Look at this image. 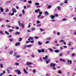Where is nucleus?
Here are the masks:
<instances>
[{"instance_id":"1","label":"nucleus","mask_w":76,"mask_h":76,"mask_svg":"<svg viewBox=\"0 0 76 76\" xmlns=\"http://www.w3.org/2000/svg\"><path fill=\"white\" fill-rule=\"evenodd\" d=\"M48 58V56H45V58L44 57H43V59L44 60H46V63L47 64H48V61H47V59Z\"/></svg>"},{"instance_id":"2","label":"nucleus","mask_w":76,"mask_h":76,"mask_svg":"<svg viewBox=\"0 0 76 76\" xmlns=\"http://www.w3.org/2000/svg\"><path fill=\"white\" fill-rule=\"evenodd\" d=\"M19 23V25H20V26H21L23 28H24V24H23L22 23H20V21H19L18 22Z\"/></svg>"},{"instance_id":"3","label":"nucleus","mask_w":76,"mask_h":76,"mask_svg":"<svg viewBox=\"0 0 76 76\" xmlns=\"http://www.w3.org/2000/svg\"><path fill=\"white\" fill-rule=\"evenodd\" d=\"M66 60L67 61V62L68 63H69V64H72V60H70L69 59H67Z\"/></svg>"},{"instance_id":"4","label":"nucleus","mask_w":76,"mask_h":76,"mask_svg":"<svg viewBox=\"0 0 76 76\" xmlns=\"http://www.w3.org/2000/svg\"><path fill=\"white\" fill-rule=\"evenodd\" d=\"M15 72H18V74L19 75H20V74H21V72H20V70L18 69H16V70H15Z\"/></svg>"},{"instance_id":"5","label":"nucleus","mask_w":76,"mask_h":76,"mask_svg":"<svg viewBox=\"0 0 76 76\" xmlns=\"http://www.w3.org/2000/svg\"><path fill=\"white\" fill-rule=\"evenodd\" d=\"M50 67H55L56 66V64H53V63H50Z\"/></svg>"},{"instance_id":"6","label":"nucleus","mask_w":76,"mask_h":76,"mask_svg":"<svg viewBox=\"0 0 76 76\" xmlns=\"http://www.w3.org/2000/svg\"><path fill=\"white\" fill-rule=\"evenodd\" d=\"M12 10L13 12V13H16L17 12V11L16 10V9H15V8H12Z\"/></svg>"},{"instance_id":"7","label":"nucleus","mask_w":76,"mask_h":76,"mask_svg":"<svg viewBox=\"0 0 76 76\" xmlns=\"http://www.w3.org/2000/svg\"><path fill=\"white\" fill-rule=\"evenodd\" d=\"M50 18L51 19H54L55 18V16L53 15H51L50 16Z\"/></svg>"},{"instance_id":"8","label":"nucleus","mask_w":76,"mask_h":76,"mask_svg":"<svg viewBox=\"0 0 76 76\" xmlns=\"http://www.w3.org/2000/svg\"><path fill=\"white\" fill-rule=\"evenodd\" d=\"M34 39V38L30 37H29V39H28V41H30L31 40H33Z\"/></svg>"},{"instance_id":"9","label":"nucleus","mask_w":76,"mask_h":76,"mask_svg":"<svg viewBox=\"0 0 76 76\" xmlns=\"http://www.w3.org/2000/svg\"><path fill=\"white\" fill-rule=\"evenodd\" d=\"M32 63L31 62H27L26 64V65H28V66H29V65H32Z\"/></svg>"},{"instance_id":"10","label":"nucleus","mask_w":76,"mask_h":76,"mask_svg":"<svg viewBox=\"0 0 76 76\" xmlns=\"http://www.w3.org/2000/svg\"><path fill=\"white\" fill-rule=\"evenodd\" d=\"M20 42H16L15 43V46H19V45H20Z\"/></svg>"},{"instance_id":"11","label":"nucleus","mask_w":76,"mask_h":76,"mask_svg":"<svg viewBox=\"0 0 76 76\" xmlns=\"http://www.w3.org/2000/svg\"><path fill=\"white\" fill-rule=\"evenodd\" d=\"M60 61H62V62H66V61L64 59H62L61 58H60Z\"/></svg>"},{"instance_id":"12","label":"nucleus","mask_w":76,"mask_h":76,"mask_svg":"<svg viewBox=\"0 0 76 76\" xmlns=\"http://www.w3.org/2000/svg\"><path fill=\"white\" fill-rule=\"evenodd\" d=\"M49 50L50 51V52H53V50L51 48H48Z\"/></svg>"},{"instance_id":"13","label":"nucleus","mask_w":76,"mask_h":76,"mask_svg":"<svg viewBox=\"0 0 76 76\" xmlns=\"http://www.w3.org/2000/svg\"><path fill=\"white\" fill-rule=\"evenodd\" d=\"M59 51L60 50H56L55 51V53H58Z\"/></svg>"},{"instance_id":"14","label":"nucleus","mask_w":76,"mask_h":76,"mask_svg":"<svg viewBox=\"0 0 76 76\" xmlns=\"http://www.w3.org/2000/svg\"><path fill=\"white\" fill-rule=\"evenodd\" d=\"M58 73L59 74H61L62 73V71L60 70H59L58 71Z\"/></svg>"},{"instance_id":"15","label":"nucleus","mask_w":76,"mask_h":76,"mask_svg":"<svg viewBox=\"0 0 76 76\" xmlns=\"http://www.w3.org/2000/svg\"><path fill=\"white\" fill-rule=\"evenodd\" d=\"M14 14H15V13H14L13 12L12 13H10L9 14V16H13V15H14Z\"/></svg>"},{"instance_id":"16","label":"nucleus","mask_w":76,"mask_h":76,"mask_svg":"<svg viewBox=\"0 0 76 76\" xmlns=\"http://www.w3.org/2000/svg\"><path fill=\"white\" fill-rule=\"evenodd\" d=\"M22 38L21 37H20L18 40V41L19 42H20V41H22Z\"/></svg>"},{"instance_id":"17","label":"nucleus","mask_w":76,"mask_h":76,"mask_svg":"<svg viewBox=\"0 0 76 76\" xmlns=\"http://www.w3.org/2000/svg\"><path fill=\"white\" fill-rule=\"evenodd\" d=\"M0 10L2 12H3V11H4V10L3 9V8H2V7H0Z\"/></svg>"},{"instance_id":"18","label":"nucleus","mask_w":76,"mask_h":76,"mask_svg":"<svg viewBox=\"0 0 76 76\" xmlns=\"http://www.w3.org/2000/svg\"><path fill=\"white\" fill-rule=\"evenodd\" d=\"M52 6L51 5H48V9H50L51 8Z\"/></svg>"},{"instance_id":"19","label":"nucleus","mask_w":76,"mask_h":76,"mask_svg":"<svg viewBox=\"0 0 76 76\" xmlns=\"http://www.w3.org/2000/svg\"><path fill=\"white\" fill-rule=\"evenodd\" d=\"M67 1H68V0H65L64 3H65V4H67V3H68V2Z\"/></svg>"},{"instance_id":"20","label":"nucleus","mask_w":76,"mask_h":76,"mask_svg":"<svg viewBox=\"0 0 76 76\" xmlns=\"http://www.w3.org/2000/svg\"><path fill=\"white\" fill-rule=\"evenodd\" d=\"M57 8L58 10H60L61 9V7H60L59 6H58Z\"/></svg>"},{"instance_id":"21","label":"nucleus","mask_w":76,"mask_h":76,"mask_svg":"<svg viewBox=\"0 0 76 76\" xmlns=\"http://www.w3.org/2000/svg\"><path fill=\"white\" fill-rule=\"evenodd\" d=\"M32 46V45H29L27 46V47L28 48H30Z\"/></svg>"},{"instance_id":"22","label":"nucleus","mask_w":76,"mask_h":76,"mask_svg":"<svg viewBox=\"0 0 76 76\" xmlns=\"http://www.w3.org/2000/svg\"><path fill=\"white\" fill-rule=\"evenodd\" d=\"M23 70H24V73H26V74H27V71H26V69H24Z\"/></svg>"},{"instance_id":"23","label":"nucleus","mask_w":76,"mask_h":76,"mask_svg":"<svg viewBox=\"0 0 76 76\" xmlns=\"http://www.w3.org/2000/svg\"><path fill=\"white\" fill-rule=\"evenodd\" d=\"M35 5L36 6H38V5H39V3L38 2L36 3L35 4Z\"/></svg>"},{"instance_id":"24","label":"nucleus","mask_w":76,"mask_h":76,"mask_svg":"<svg viewBox=\"0 0 76 76\" xmlns=\"http://www.w3.org/2000/svg\"><path fill=\"white\" fill-rule=\"evenodd\" d=\"M0 66L1 68H3V64H0Z\"/></svg>"},{"instance_id":"25","label":"nucleus","mask_w":76,"mask_h":76,"mask_svg":"<svg viewBox=\"0 0 76 76\" xmlns=\"http://www.w3.org/2000/svg\"><path fill=\"white\" fill-rule=\"evenodd\" d=\"M5 33L6 34H7V35H10V34L9 33V32H8L7 31H5Z\"/></svg>"},{"instance_id":"26","label":"nucleus","mask_w":76,"mask_h":76,"mask_svg":"<svg viewBox=\"0 0 76 76\" xmlns=\"http://www.w3.org/2000/svg\"><path fill=\"white\" fill-rule=\"evenodd\" d=\"M15 34H18L19 35V34H20V32L18 31H17L15 33Z\"/></svg>"},{"instance_id":"27","label":"nucleus","mask_w":76,"mask_h":76,"mask_svg":"<svg viewBox=\"0 0 76 76\" xmlns=\"http://www.w3.org/2000/svg\"><path fill=\"white\" fill-rule=\"evenodd\" d=\"M64 40L62 39L59 41L60 42H64Z\"/></svg>"},{"instance_id":"28","label":"nucleus","mask_w":76,"mask_h":76,"mask_svg":"<svg viewBox=\"0 0 76 76\" xmlns=\"http://www.w3.org/2000/svg\"><path fill=\"white\" fill-rule=\"evenodd\" d=\"M10 54H13V51H12V50H11L10 52Z\"/></svg>"},{"instance_id":"29","label":"nucleus","mask_w":76,"mask_h":76,"mask_svg":"<svg viewBox=\"0 0 76 76\" xmlns=\"http://www.w3.org/2000/svg\"><path fill=\"white\" fill-rule=\"evenodd\" d=\"M0 34H2V35H4V33H3V32H2V31H0Z\"/></svg>"},{"instance_id":"30","label":"nucleus","mask_w":76,"mask_h":76,"mask_svg":"<svg viewBox=\"0 0 76 76\" xmlns=\"http://www.w3.org/2000/svg\"><path fill=\"white\" fill-rule=\"evenodd\" d=\"M28 4H31L32 3V1H28Z\"/></svg>"},{"instance_id":"31","label":"nucleus","mask_w":76,"mask_h":76,"mask_svg":"<svg viewBox=\"0 0 76 76\" xmlns=\"http://www.w3.org/2000/svg\"><path fill=\"white\" fill-rule=\"evenodd\" d=\"M20 57V55H17L15 56V57H17V58H19Z\"/></svg>"},{"instance_id":"32","label":"nucleus","mask_w":76,"mask_h":76,"mask_svg":"<svg viewBox=\"0 0 76 76\" xmlns=\"http://www.w3.org/2000/svg\"><path fill=\"white\" fill-rule=\"evenodd\" d=\"M9 40H10V42H12L13 41V39H12V38L10 39Z\"/></svg>"},{"instance_id":"33","label":"nucleus","mask_w":76,"mask_h":76,"mask_svg":"<svg viewBox=\"0 0 76 76\" xmlns=\"http://www.w3.org/2000/svg\"><path fill=\"white\" fill-rule=\"evenodd\" d=\"M39 42L38 43V44L39 45H42V43L41 42Z\"/></svg>"},{"instance_id":"34","label":"nucleus","mask_w":76,"mask_h":76,"mask_svg":"<svg viewBox=\"0 0 76 76\" xmlns=\"http://www.w3.org/2000/svg\"><path fill=\"white\" fill-rule=\"evenodd\" d=\"M34 38L36 39H37L39 38L38 37H37V36H35L34 37Z\"/></svg>"},{"instance_id":"35","label":"nucleus","mask_w":76,"mask_h":76,"mask_svg":"<svg viewBox=\"0 0 76 76\" xmlns=\"http://www.w3.org/2000/svg\"><path fill=\"white\" fill-rule=\"evenodd\" d=\"M7 72L8 73H10V71L9 70V69H7Z\"/></svg>"},{"instance_id":"36","label":"nucleus","mask_w":76,"mask_h":76,"mask_svg":"<svg viewBox=\"0 0 76 76\" xmlns=\"http://www.w3.org/2000/svg\"><path fill=\"white\" fill-rule=\"evenodd\" d=\"M22 12L23 13V14L24 15L25 14V11L24 10V9H23L22 11Z\"/></svg>"},{"instance_id":"37","label":"nucleus","mask_w":76,"mask_h":76,"mask_svg":"<svg viewBox=\"0 0 76 76\" xmlns=\"http://www.w3.org/2000/svg\"><path fill=\"white\" fill-rule=\"evenodd\" d=\"M50 61H51V60L50 59H48V63L49 64V63L50 62Z\"/></svg>"},{"instance_id":"38","label":"nucleus","mask_w":76,"mask_h":76,"mask_svg":"<svg viewBox=\"0 0 76 76\" xmlns=\"http://www.w3.org/2000/svg\"><path fill=\"white\" fill-rule=\"evenodd\" d=\"M36 72V70H35V69H34L33 70V72L34 73H35Z\"/></svg>"},{"instance_id":"39","label":"nucleus","mask_w":76,"mask_h":76,"mask_svg":"<svg viewBox=\"0 0 76 76\" xmlns=\"http://www.w3.org/2000/svg\"><path fill=\"white\" fill-rule=\"evenodd\" d=\"M75 53H72V57H75Z\"/></svg>"},{"instance_id":"40","label":"nucleus","mask_w":76,"mask_h":76,"mask_svg":"<svg viewBox=\"0 0 76 76\" xmlns=\"http://www.w3.org/2000/svg\"><path fill=\"white\" fill-rule=\"evenodd\" d=\"M38 52L39 53H41V50H38Z\"/></svg>"},{"instance_id":"41","label":"nucleus","mask_w":76,"mask_h":76,"mask_svg":"<svg viewBox=\"0 0 76 76\" xmlns=\"http://www.w3.org/2000/svg\"><path fill=\"white\" fill-rule=\"evenodd\" d=\"M41 51V52H42V53H43V52H44V51H45V50L44 49H42Z\"/></svg>"},{"instance_id":"42","label":"nucleus","mask_w":76,"mask_h":76,"mask_svg":"<svg viewBox=\"0 0 76 76\" xmlns=\"http://www.w3.org/2000/svg\"><path fill=\"white\" fill-rule=\"evenodd\" d=\"M55 16H56V17H58V14H57L56 13L55 15Z\"/></svg>"},{"instance_id":"43","label":"nucleus","mask_w":76,"mask_h":76,"mask_svg":"<svg viewBox=\"0 0 76 76\" xmlns=\"http://www.w3.org/2000/svg\"><path fill=\"white\" fill-rule=\"evenodd\" d=\"M15 65H17L18 66V65H19V63H18V62H16L15 63Z\"/></svg>"},{"instance_id":"44","label":"nucleus","mask_w":76,"mask_h":76,"mask_svg":"<svg viewBox=\"0 0 76 76\" xmlns=\"http://www.w3.org/2000/svg\"><path fill=\"white\" fill-rule=\"evenodd\" d=\"M67 20L66 18H64L62 20V21H66Z\"/></svg>"},{"instance_id":"45","label":"nucleus","mask_w":76,"mask_h":76,"mask_svg":"<svg viewBox=\"0 0 76 76\" xmlns=\"http://www.w3.org/2000/svg\"><path fill=\"white\" fill-rule=\"evenodd\" d=\"M6 73V72H5V71L4 70L3 71V73H1V74L3 75V74H4V73Z\"/></svg>"},{"instance_id":"46","label":"nucleus","mask_w":76,"mask_h":76,"mask_svg":"<svg viewBox=\"0 0 76 76\" xmlns=\"http://www.w3.org/2000/svg\"><path fill=\"white\" fill-rule=\"evenodd\" d=\"M7 28H10L11 27V26L9 25H7Z\"/></svg>"},{"instance_id":"47","label":"nucleus","mask_w":76,"mask_h":76,"mask_svg":"<svg viewBox=\"0 0 76 76\" xmlns=\"http://www.w3.org/2000/svg\"><path fill=\"white\" fill-rule=\"evenodd\" d=\"M51 37H49L48 38V40H51Z\"/></svg>"},{"instance_id":"48","label":"nucleus","mask_w":76,"mask_h":76,"mask_svg":"<svg viewBox=\"0 0 76 76\" xmlns=\"http://www.w3.org/2000/svg\"><path fill=\"white\" fill-rule=\"evenodd\" d=\"M17 54H18V53H17L15 52V53H14V56H16V55H17Z\"/></svg>"},{"instance_id":"49","label":"nucleus","mask_w":76,"mask_h":76,"mask_svg":"<svg viewBox=\"0 0 76 76\" xmlns=\"http://www.w3.org/2000/svg\"><path fill=\"white\" fill-rule=\"evenodd\" d=\"M41 15H39L37 16V18H39L40 17H41Z\"/></svg>"},{"instance_id":"50","label":"nucleus","mask_w":76,"mask_h":76,"mask_svg":"<svg viewBox=\"0 0 76 76\" xmlns=\"http://www.w3.org/2000/svg\"><path fill=\"white\" fill-rule=\"evenodd\" d=\"M23 47L24 48H26L27 47H26V45H23Z\"/></svg>"},{"instance_id":"51","label":"nucleus","mask_w":76,"mask_h":76,"mask_svg":"<svg viewBox=\"0 0 76 76\" xmlns=\"http://www.w3.org/2000/svg\"><path fill=\"white\" fill-rule=\"evenodd\" d=\"M34 12L35 13H38V10H36L35 11H34Z\"/></svg>"},{"instance_id":"52","label":"nucleus","mask_w":76,"mask_h":76,"mask_svg":"<svg viewBox=\"0 0 76 76\" xmlns=\"http://www.w3.org/2000/svg\"><path fill=\"white\" fill-rule=\"evenodd\" d=\"M62 56H63V54L62 53H61L59 54V56L60 57H62Z\"/></svg>"},{"instance_id":"53","label":"nucleus","mask_w":76,"mask_h":76,"mask_svg":"<svg viewBox=\"0 0 76 76\" xmlns=\"http://www.w3.org/2000/svg\"><path fill=\"white\" fill-rule=\"evenodd\" d=\"M30 42H31V43H34V40L30 41Z\"/></svg>"},{"instance_id":"54","label":"nucleus","mask_w":76,"mask_h":76,"mask_svg":"<svg viewBox=\"0 0 76 76\" xmlns=\"http://www.w3.org/2000/svg\"><path fill=\"white\" fill-rule=\"evenodd\" d=\"M39 13L41 15H42V12L41 11H40Z\"/></svg>"},{"instance_id":"55","label":"nucleus","mask_w":76,"mask_h":76,"mask_svg":"<svg viewBox=\"0 0 76 76\" xmlns=\"http://www.w3.org/2000/svg\"><path fill=\"white\" fill-rule=\"evenodd\" d=\"M40 22V21L39 20H37V23L38 24Z\"/></svg>"},{"instance_id":"56","label":"nucleus","mask_w":76,"mask_h":76,"mask_svg":"<svg viewBox=\"0 0 76 76\" xmlns=\"http://www.w3.org/2000/svg\"><path fill=\"white\" fill-rule=\"evenodd\" d=\"M31 30L32 31H35V28H32Z\"/></svg>"},{"instance_id":"57","label":"nucleus","mask_w":76,"mask_h":76,"mask_svg":"<svg viewBox=\"0 0 76 76\" xmlns=\"http://www.w3.org/2000/svg\"><path fill=\"white\" fill-rule=\"evenodd\" d=\"M57 34L58 35H60V32H58L57 33Z\"/></svg>"},{"instance_id":"58","label":"nucleus","mask_w":76,"mask_h":76,"mask_svg":"<svg viewBox=\"0 0 76 76\" xmlns=\"http://www.w3.org/2000/svg\"><path fill=\"white\" fill-rule=\"evenodd\" d=\"M39 60L41 61H43V60L42 59V58H41V57H40Z\"/></svg>"},{"instance_id":"59","label":"nucleus","mask_w":76,"mask_h":76,"mask_svg":"<svg viewBox=\"0 0 76 76\" xmlns=\"http://www.w3.org/2000/svg\"><path fill=\"white\" fill-rule=\"evenodd\" d=\"M45 15H48V12L46 11L45 12Z\"/></svg>"},{"instance_id":"60","label":"nucleus","mask_w":76,"mask_h":76,"mask_svg":"<svg viewBox=\"0 0 76 76\" xmlns=\"http://www.w3.org/2000/svg\"><path fill=\"white\" fill-rule=\"evenodd\" d=\"M71 43H72L71 42H69V43L68 44V45H69V46H71Z\"/></svg>"},{"instance_id":"61","label":"nucleus","mask_w":76,"mask_h":76,"mask_svg":"<svg viewBox=\"0 0 76 76\" xmlns=\"http://www.w3.org/2000/svg\"><path fill=\"white\" fill-rule=\"evenodd\" d=\"M31 27V23H30L28 24V28Z\"/></svg>"},{"instance_id":"62","label":"nucleus","mask_w":76,"mask_h":76,"mask_svg":"<svg viewBox=\"0 0 76 76\" xmlns=\"http://www.w3.org/2000/svg\"><path fill=\"white\" fill-rule=\"evenodd\" d=\"M6 12H9V10L8 9H6Z\"/></svg>"},{"instance_id":"63","label":"nucleus","mask_w":76,"mask_h":76,"mask_svg":"<svg viewBox=\"0 0 76 76\" xmlns=\"http://www.w3.org/2000/svg\"><path fill=\"white\" fill-rule=\"evenodd\" d=\"M69 53H70V51H69L67 52V54H69Z\"/></svg>"},{"instance_id":"64","label":"nucleus","mask_w":76,"mask_h":76,"mask_svg":"<svg viewBox=\"0 0 76 76\" xmlns=\"http://www.w3.org/2000/svg\"><path fill=\"white\" fill-rule=\"evenodd\" d=\"M73 19L75 20H76V18L75 17L73 18Z\"/></svg>"}]
</instances>
